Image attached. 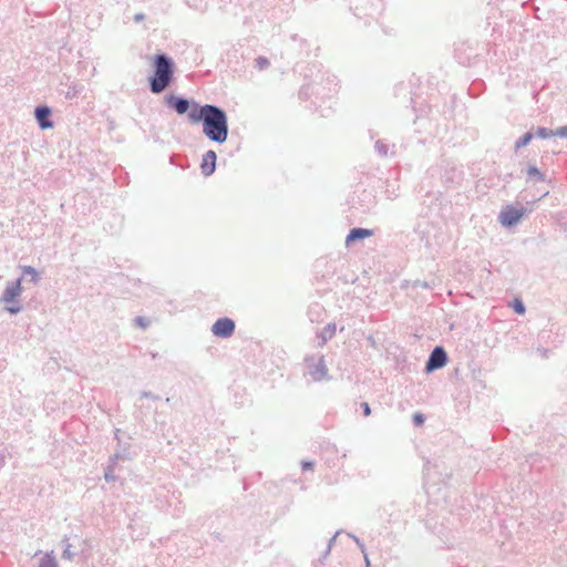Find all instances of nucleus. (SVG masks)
<instances>
[{
  "label": "nucleus",
  "mask_w": 567,
  "mask_h": 567,
  "mask_svg": "<svg viewBox=\"0 0 567 567\" xmlns=\"http://www.w3.org/2000/svg\"><path fill=\"white\" fill-rule=\"evenodd\" d=\"M190 123L203 125L204 135L214 143L223 144L229 135L226 111L216 104H203L200 110L190 115Z\"/></svg>",
  "instance_id": "obj_1"
},
{
  "label": "nucleus",
  "mask_w": 567,
  "mask_h": 567,
  "mask_svg": "<svg viewBox=\"0 0 567 567\" xmlns=\"http://www.w3.org/2000/svg\"><path fill=\"white\" fill-rule=\"evenodd\" d=\"M152 69L148 89L153 94H161L174 82L175 62L167 53L159 52L153 56Z\"/></svg>",
  "instance_id": "obj_2"
},
{
  "label": "nucleus",
  "mask_w": 567,
  "mask_h": 567,
  "mask_svg": "<svg viewBox=\"0 0 567 567\" xmlns=\"http://www.w3.org/2000/svg\"><path fill=\"white\" fill-rule=\"evenodd\" d=\"M338 82L337 76L321 74L320 81L313 80L302 84L299 90V99L307 101L311 96H315L316 101L312 104L316 106L315 111L319 112V107L321 105L317 104V101L324 102V100H330L333 94L338 91Z\"/></svg>",
  "instance_id": "obj_3"
},
{
  "label": "nucleus",
  "mask_w": 567,
  "mask_h": 567,
  "mask_svg": "<svg viewBox=\"0 0 567 567\" xmlns=\"http://www.w3.org/2000/svg\"><path fill=\"white\" fill-rule=\"evenodd\" d=\"M22 277L8 281L2 296L0 297L1 303H7L6 310L10 315H18L22 311L23 307L20 303V296L22 292Z\"/></svg>",
  "instance_id": "obj_4"
},
{
  "label": "nucleus",
  "mask_w": 567,
  "mask_h": 567,
  "mask_svg": "<svg viewBox=\"0 0 567 567\" xmlns=\"http://www.w3.org/2000/svg\"><path fill=\"white\" fill-rule=\"evenodd\" d=\"M164 103L168 109L173 110L178 115L187 114L189 121L192 113L200 110L202 107V104H199L196 100L174 93L165 95Z\"/></svg>",
  "instance_id": "obj_5"
},
{
  "label": "nucleus",
  "mask_w": 567,
  "mask_h": 567,
  "mask_svg": "<svg viewBox=\"0 0 567 567\" xmlns=\"http://www.w3.org/2000/svg\"><path fill=\"white\" fill-rule=\"evenodd\" d=\"M527 208L519 203L508 204L502 208L498 214V223L505 228L515 227L526 215Z\"/></svg>",
  "instance_id": "obj_6"
},
{
  "label": "nucleus",
  "mask_w": 567,
  "mask_h": 567,
  "mask_svg": "<svg viewBox=\"0 0 567 567\" xmlns=\"http://www.w3.org/2000/svg\"><path fill=\"white\" fill-rule=\"evenodd\" d=\"M353 14L359 19L371 18L375 19L384 9V0H361L355 4Z\"/></svg>",
  "instance_id": "obj_7"
},
{
  "label": "nucleus",
  "mask_w": 567,
  "mask_h": 567,
  "mask_svg": "<svg viewBox=\"0 0 567 567\" xmlns=\"http://www.w3.org/2000/svg\"><path fill=\"white\" fill-rule=\"evenodd\" d=\"M447 362V352L442 346H436L429 354V358L425 362L424 372L427 374L432 373L445 367Z\"/></svg>",
  "instance_id": "obj_8"
},
{
  "label": "nucleus",
  "mask_w": 567,
  "mask_h": 567,
  "mask_svg": "<svg viewBox=\"0 0 567 567\" xmlns=\"http://www.w3.org/2000/svg\"><path fill=\"white\" fill-rule=\"evenodd\" d=\"M236 323L229 317L218 318L212 326V333L221 339L230 338L235 333Z\"/></svg>",
  "instance_id": "obj_9"
},
{
  "label": "nucleus",
  "mask_w": 567,
  "mask_h": 567,
  "mask_svg": "<svg viewBox=\"0 0 567 567\" xmlns=\"http://www.w3.org/2000/svg\"><path fill=\"white\" fill-rule=\"evenodd\" d=\"M34 118L41 130H49L54 126L52 109L47 104H39L34 107Z\"/></svg>",
  "instance_id": "obj_10"
},
{
  "label": "nucleus",
  "mask_w": 567,
  "mask_h": 567,
  "mask_svg": "<svg viewBox=\"0 0 567 567\" xmlns=\"http://www.w3.org/2000/svg\"><path fill=\"white\" fill-rule=\"evenodd\" d=\"M209 543L215 547L216 550L223 553L224 549L234 546V542L228 534L223 532H214L209 536Z\"/></svg>",
  "instance_id": "obj_11"
},
{
  "label": "nucleus",
  "mask_w": 567,
  "mask_h": 567,
  "mask_svg": "<svg viewBox=\"0 0 567 567\" xmlns=\"http://www.w3.org/2000/svg\"><path fill=\"white\" fill-rule=\"evenodd\" d=\"M217 154L215 151H207L202 158L200 169L205 177L212 176L216 171Z\"/></svg>",
  "instance_id": "obj_12"
},
{
  "label": "nucleus",
  "mask_w": 567,
  "mask_h": 567,
  "mask_svg": "<svg viewBox=\"0 0 567 567\" xmlns=\"http://www.w3.org/2000/svg\"><path fill=\"white\" fill-rule=\"evenodd\" d=\"M373 229L362 228V227H353L349 230L346 237V245L349 247L357 241H361L365 238L373 236Z\"/></svg>",
  "instance_id": "obj_13"
},
{
  "label": "nucleus",
  "mask_w": 567,
  "mask_h": 567,
  "mask_svg": "<svg viewBox=\"0 0 567 567\" xmlns=\"http://www.w3.org/2000/svg\"><path fill=\"white\" fill-rule=\"evenodd\" d=\"M309 374L315 381L329 380L328 368L324 358L321 357L315 364L309 367Z\"/></svg>",
  "instance_id": "obj_14"
},
{
  "label": "nucleus",
  "mask_w": 567,
  "mask_h": 567,
  "mask_svg": "<svg viewBox=\"0 0 567 567\" xmlns=\"http://www.w3.org/2000/svg\"><path fill=\"white\" fill-rule=\"evenodd\" d=\"M374 151L380 157H388L395 155V144H390L385 140H377L374 143Z\"/></svg>",
  "instance_id": "obj_15"
},
{
  "label": "nucleus",
  "mask_w": 567,
  "mask_h": 567,
  "mask_svg": "<svg viewBox=\"0 0 567 567\" xmlns=\"http://www.w3.org/2000/svg\"><path fill=\"white\" fill-rule=\"evenodd\" d=\"M326 315L324 308L319 302H313L309 305L307 309V317L311 322H320L323 320Z\"/></svg>",
  "instance_id": "obj_16"
},
{
  "label": "nucleus",
  "mask_w": 567,
  "mask_h": 567,
  "mask_svg": "<svg viewBox=\"0 0 567 567\" xmlns=\"http://www.w3.org/2000/svg\"><path fill=\"white\" fill-rule=\"evenodd\" d=\"M527 183H543L546 181V175L535 165L528 163L526 166Z\"/></svg>",
  "instance_id": "obj_17"
},
{
  "label": "nucleus",
  "mask_w": 567,
  "mask_h": 567,
  "mask_svg": "<svg viewBox=\"0 0 567 567\" xmlns=\"http://www.w3.org/2000/svg\"><path fill=\"white\" fill-rule=\"evenodd\" d=\"M130 449H131L130 443H123L122 440H118V443L116 444L115 452H114V454H112L114 456V460H120V461L132 460Z\"/></svg>",
  "instance_id": "obj_18"
},
{
  "label": "nucleus",
  "mask_w": 567,
  "mask_h": 567,
  "mask_svg": "<svg viewBox=\"0 0 567 567\" xmlns=\"http://www.w3.org/2000/svg\"><path fill=\"white\" fill-rule=\"evenodd\" d=\"M337 326L333 322L328 323L317 333V338L320 339V346L326 344L336 334Z\"/></svg>",
  "instance_id": "obj_19"
},
{
  "label": "nucleus",
  "mask_w": 567,
  "mask_h": 567,
  "mask_svg": "<svg viewBox=\"0 0 567 567\" xmlns=\"http://www.w3.org/2000/svg\"><path fill=\"white\" fill-rule=\"evenodd\" d=\"M131 282L132 287L141 288L142 291L138 292V296H151L155 291V287L150 284H143L140 278L132 279Z\"/></svg>",
  "instance_id": "obj_20"
},
{
  "label": "nucleus",
  "mask_w": 567,
  "mask_h": 567,
  "mask_svg": "<svg viewBox=\"0 0 567 567\" xmlns=\"http://www.w3.org/2000/svg\"><path fill=\"white\" fill-rule=\"evenodd\" d=\"M38 567H59L53 551H47L39 560Z\"/></svg>",
  "instance_id": "obj_21"
},
{
  "label": "nucleus",
  "mask_w": 567,
  "mask_h": 567,
  "mask_svg": "<svg viewBox=\"0 0 567 567\" xmlns=\"http://www.w3.org/2000/svg\"><path fill=\"white\" fill-rule=\"evenodd\" d=\"M83 89L84 87L82 84L72 82L68 86V91L65 92V99L73 100V99L78 97L82 93Z\"/></svg>",
  "instance_id": "obj_22"
},
{
  "label": "nucleus",
  "mask_w": 567,
  "mask_h": 567,
  "mask_svg": "<svg viewBox=\"0 0 567 567\" xmlns=\"http://www.w3.org/2000/svg\"><path fill=\"white\" fill-rule=\"evenodd\" d=\"M22 278L24 276L30 277V281L33 284H38L40 280V272L32 266H22Z\"/></svg>",
  "instance_id": "obj_23"
},
{
  "label": "nucleus",
  "mask_w": 567,
  "mask_h": 567,
  "mask_svg": "<svg viewBox=\"0 0 567 567\" xmlns=\"http://www.w3.org/2000/svg\"><path fill=\"white\" fill-rule=\"evenodd\" d=\"M61 544L63 545V551H62V559L65 560H73L75 557V553L71 550L72 545L69 542V538L64 536V538L61 540Z\"/></svg>",
  "instance_id": "obj_24"
},
{
  "label": "nucleus",
  "mask_w": 567,
  "mask_h": 567,
  "mask_svg": "<svg viewBox=\"0 0 567 567\" xmlns=\"http://www.w3.org/2000/svg\"><path fill=\"white\" fill-rule=\"evenodd\" d=\"M535 137V134L532 131L525 132L516 142H515V151L527 146L532 140Z\"/></svg>",
  "instance_id": "obj_25"
},
{
  "label": "nucleus",
  "mask_w": 567,
  "mask_h": 567,
  "mask_svg": "<svg viewBox=\"0 0 567 567\" xmlns=\"http://www.w3.org/2000/svg\"><path fill=\"white\" fill-rule=\"evenodd\" d=\"M535 136L545 140V138H549V137L555 136V133L550 128H547V127H544V126H538L537 130H536Z\"/></svg>",
  "instance_id": "obj_26"
},
{
  "label": "nucleus",
  "mask_w": 567,
  "mask_h": 567,
  "mask_svg": "<svg viewBox=\"0 0 567 567\" xmlns=\"http://www.w3.org/2000/svg\"><path fill=\"white\" fill-rule=\"evenodd\" d=\"M512 309L514 310L515 313L517 315H524L526 312V307L523 302L522 299H514L513 302H512Z\"/></svg>",
  "instance_id": "obj_27"
},
{
  "label": "nucleus",
  "mask_w": 567,
  "mask_h": 567,
  "mask_svg": "<svg viewBox=\"0 0 567 567\" xmlns=\"http://www.w3.org/2000/svg\"><path fill=\"white\" fill-rule=\"evenodd\" d=\"M413 288H422V289H433L435 287L434 281H425V280H415L412 284Z\"/></svg>",
  "instance_id": "obj_28"
},
{
  "label": "nucleus",
  "mask_w": 567,
  "mask_h": 567,
  "mask_svg": "<svg viewBox=\"0 0 567 567\" xmlns=\"http://www.w3.org/2000/svg\"><path fill=\"white\" fill-rule=\"evenodd\" d=\"M134 323H135V326L145 330L150 327L151 320L146 317L137 316L134 318Z\"/></svg>",
  "instance_id": "obj_29"
},
{
  "label": "nucleus",
  "mask_w": 567,
  "mask_h": 567,
  "mask_svg": "<svg viewBox=\"0 0 567 567\" xmlns=\"http://www.w3.org/2000/svg\"><path fill=\"white\" fill-rule=\"evenodd\" d=\"M270 62L266 56L259 55L257 59H255V66L258 70H265L269 66Z\"/></svg>",
  "instance_id": "obj_30"
},
{
  "label": "nucleus",
  "mask_w": 567,
  "mask_h": 567,
  "mask_svg": "<svg viewBox=\"0 0 567 567\" xmlns=\"http://www.w3.org/2000/svg\"><path fill=\"white\" fill-rule=\"evenodd\" d=\"M412 421L415 426H421L425 422V415L421 412H416L413 414Z\"/></svg>",
  "instance_id": "obj_31"
},
{
  "label": "nucleus",
  "mask_w": 567,
  "mask_h": 567,
  "mask_svg": "<svg viewBox=\"0 0 567 567\" xmlns=\"http://www.w3.org/2000/svg\"><path fill=\"white\" fill-rule=\"evenodd\" d=\"M348 536L354 540L355 545L359 547V549L362 554L367 553L365 545L358 536H355L354 534H351V533H349Z\"/></svg>",
  "instance_id": "obj_32"
},
{
  "label": "nucleus",
  "mask_w": 567,
  "mask_h": 567,
  "mask_svg": "<svg viewBox=\"0 0 567 567\" xmlns=\"http://www.w3.org/2000/svg\"><path fill=\"white\" fill-rule=\"evenodd\" d=\"M104 478L109 483L110 482H115L117 480V477L114 474V470H112L110 467H105L104 468Z\"/></svg>",
  "instance_id": "obj_33"
},
{
  "label": "nucleus",
  "mask_w": 567,
  "mask_h": 567,
  "mask_svg": "<svg viewBox=\"0 0 567 567\" xmlns=\"http://www.w3.org/2000/svg\"><path fill=\"white\" fill-rule=\"evenodd\" d=\"M363 195H364V197L368 198V204L364 206L362 212H367V210H370L371 207L374 205V198L371 196L370 193H367L365 190L363 192Z\"/></svg>",
  "instance_id": "obj_34"
},
{
  "label": "nucleus",
  "mask_w": 567,
  "mask_h": 567,
  "mask_svg": "<svg viewBox=\"0 0 567 567\" xmlns=\"http://www.w3.org/2000/svg\"><path fill=\"white\" fill-rule=\"evenodd\" d=\"M555 136H558L560 138H567V125L559 126L554 131Z\"/></svg>",
  "instance_id": "obj_35"
},
{
  "label": "nucleus",
  "mask_w": 567,
  "mask_h": 567,
  "mask_svg": "<svg viewBox=\"0 0 567 567\" xmlns=\"http://www.w3.org/2000/svg\"><path fill=\"white\" fill-rule=\"evenodd\" d=\"M360 408H361L362 414L364 416L371 415V408H370V404L368 402H361Z\"/></svg>",
  "instance_id": "obj_36"
},
{
  "label": "nucleus",
  "mask_w": 567,
  "mask_h": 567,
  "mask_svg": "<svg viewBox=\"0 0 567 567\" xmlns=\"http://www.w3.org/2000/svg\"><path fill=\"white\" fill-rule=\"evenodd\" d=\"M315 466V462L313 461H309V460H303L301 462V468L302 471H310L312 470Z\"/></svg>",
  "instance_id": "obj_37"
},
{
  "label": "nucleus",
  "mask_w": 567,
  "mask_h": 567,
  "mask_svg": "<svg viewBox=\"0 0 567 567\" xmlns=\"http://www.w3.org/2000/svg\"><path fill=\"white\" fill-rule=\"evenodd\" d=\"M141 398L152 399V400H161L159 395H156V394L152 393L151 391H142Z\"/></svg>",
  "instance_id": "obj_38"
},
{
  "label": "nucleus",
  "mask_w": 567,
  "mask_h": 567,
  "mask_svg": "<svg viewBox=\"0 0 567 567\" xmlns=\"http://www.w3.org/2000/svg\"><path fill=\"white\" fill-rule=\"evenodd\" d=\"M118 462H120V460H114V456L111 455L105 467H110L115 471V467Z\"/></svg>",
  "instance_id": "obj_39"
},
{
  "label": "nucleus",
  "mask_w": 567,
  "mask_h": 567,
  "mask_svg": "<svg viewBox=\"0 0 567 567\" xmlns=\"http://www.w3.org/2000/svg\"><path fill=\"white\" fill-rule=\"evenodd\" d=\"M330 551H331L330 548H326L324 551L322 553V555L318 558V564L324 565V561H326L327 557L329 556Z\"/></svg>",
  "instance_id": "obj_40"
},
{
  "label": "nucleus",
  "mask_w": 567,
  "mask_h": 567,
  "mask_svg": "<svg viewBox=\"0 0 567 567\" xmlns=\"http://www.w3.org/2000/svg\"><path fill=\"white\" fill-rule=\"evenodd\" d=\"M341 533V530H338L336 532V534L328 540V544H327V547L326 548H332V546L334 545L336 543V539H337V536Z\"/></svg>",
  "instance_id": "obj_41"
},
{
  "label": "nucleus",
  "mask_w": 567,
  "mask_h": 567,
  "mask_svg": "<svg viewBox=\"0 0 567 567\" xmlns=\"http://www.w3.org/2000/svg\"><path fill=\"white\" fill-rule=\"evenodd\" d=\"M144 19H145V14H144V13H142V12H138V13H136V14L133 17L134 22H141V21H143Z\"/></svg>",
  "instance_id": "obj_42"
},
{
  "label": "nucleus",
  "mask_w": 567,
  "mask_h": 567,
  "mask_svg": "<svg viewBox=\"0 0 567 567\" xmlns=\"http://www.w3.org/2000/svg\"><path fill=\"white\" fill-rule=\"evenodd\" d=\"M363 558H364V567H371V563H370L368 553L363 554Z\"/></svg>",
  "instance_id": "obj_43"
},
{
  "label": "nucleus",
  "mask_w": 567,
  "mask_h": 567,
  "mask_svg": "<svg viewBox=\"0 0 567 567\" xmlns=\"http://www.w3.org/2000/svg\"><path fill=\"white\" fill-rule=\"evenodd\" d=\"M120 434H121V430L120 429H115V431H114V439L116 440L117 443H118V440H121Z\"/></svg>",
  "instance_id": "obj_44"
},
{
  "label": "nucleus",
  "mask_w": 567,
  "mask_h": 567,
  "mask_svg": "<svg viewBox=\"0 0 567 567\" xmlns=\"http://www.w3.org/2000/svg\"><path fill=\"white\" fill-rule=\"evenodd\" d=\"M537 351H539L543 357H546L548 350L544 348H538Z\"/></svg>",
  "instance_id": "obj_45"
},
{
  "label": "nucleus",
  "mask_w": 567,
  "mask_h": 567,
  "mask_svg": "<svg viewBox=\"0 0 567 567\" xmlns=\"http://www.w3.org/2000/svg\"><path fill=\"white\" fill-rule=\"evenodd\" d=\"M369 134H370V138H374L375 137V133H373V131H369Z\"/></svg>",
  "instance_id": "obj_46"
},
{
  "label": "nucleus",
  "mask_w": 567,
  "mask_h": 567,
  "mask_svg": "<svg viewBox=\"0 0 567 567\" xmlns=\"http://www.w3.org/2000/svg\"><path fill=\"white\" fill-rule=\"evenodd\" d=\"M150 354H151L152 359H156L157 358V353L156 352H151Z\"/></svg>",
  "instance_id": "obj_47"
},
{
  "label": "nucleus",
  "mask_w": 567,
  "mask_h": 567,
  "mask_svg": "<svg viewBox=\"0 0 567 567\" xmlns=\"http://www.w3.org/2000/svg\"><path fill=\"white\" fill-rule=\"evenodd\" d=\"M401 146L404 147V148H408L409 147V143H402Z\"/></svg>",
  "instance_id": "obj_48"
},
{
  "label": "nucleus",
  "mask_w": 567,
  "mask_h": 567,
  "mask_svg": "<svg viewBox=\"0 0 567 567\" xmlns=\"http://www.w3.org/2000/svg\"><path fill=\"white\" fill-rule=\"evenodd\" d=\"M548 193H549L548 190H545V192L543 193V195L540 196V198H543V197L547 196V195H548Z\"/></svg>",
  "instance_id": "obj_49"
},
{
  "label": "nucleus",
  "mask_w": 567,
  "mask_h": 567,
  "mask_svg": "<svg viewBox=\"0 0 567 567\" xmlns=\"http://www.w3.org/2000/svg\"><path fill=\"white\" fill-rule=\"evenodd\" d=\"M318 74L319 75H317L316 78H320L321 76V74H322L321 71H318ZM324 74H326V76L329 75L328 73H324Z\"/></svg>",
  "instance_id": "obj_50"
},
{
  "label": "nucleus",
  "mask_w": 567,
  "mask_h": 567,
  "mask_svg": "<svg viewBox=\"0 0 567 567\" xmlns=\"http://www.w3.org/2000/svg\"><path fill=\"white\" fill-rule=\"evenodd\" d=\"M417 143H419V144H423V140H420V138H419V140H417Z\"/></svg>",
  "instance_id": "obj_51"
}]
</instances>
